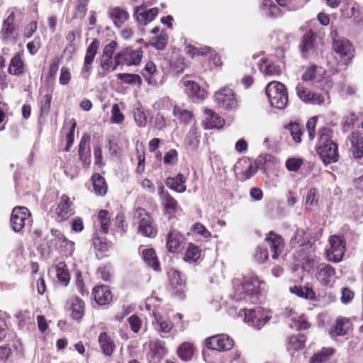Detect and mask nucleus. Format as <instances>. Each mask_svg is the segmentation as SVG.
<instances>
[{
  "label": "nucleus",
  "instance_id": "nucleus-35",
  "mask_svg": "<svg viewBox=\"0 0 363 363\" xmlns=\"http://www.w3.org/2000/svg\"><path fill=\"white\" fill-rule=\"evenodd\" d=\"M93 191L97 196H104L107 192V184L105 179L99 173L91 177Z\"/></svg>",
  "mask_w": 363,
  "mask_h": 363
},
{
  "label": "nucleus",
  "instance_id": "nucleus-47",
  "mask_svg": "<svg viewBox=\"0 0 363 363\" xmlns=\"http://www.w3.org/2000/svg\"><path fill=\"white\" fill-rule=\"evenodd\" d=\"M200 135L198 128L196 127H191L189 132L188 133L185 142L192 149H196L199 143Z\"/></svg>",
  "mask_w": 363,
  "mask_h": 363
},
{
  "label": "nucleus",
  "instance_id": "nucleus-26",
  "mask_svg": "<svg viewBox=\"0 0 363 363\" xmlns=\"http://www.w3.org/2000/svg\"><path fill=\"white\" fill-rule=\"evenodd\" d=\"M205 113L206 117L204 120L203 125L206 129L220 128L224 124V120L218 114L210 109H206Z\"/></svg>",
  "mask_w": 363,
  "mask_h": 363
},
{
  "label": "nucleus",
  "instance_id": "nucleus-42",
  "mask_svg": "<svg viewBox=\"0 0 363 363\" xmlns=\"http://www.w3.org/2000/svg\"><path fill=\"white\" fill-rule=\"evenodd\" d=\"M305 339L303 335H292L288 339L287 350L294 352L301 350L304 346Z\"/></svg>",
  "mask_w": 363,
  "mask_h": 363
},
{
  "label": "nucleus",
  "instance_id": "nucleus-44",
  "mask_svg": "<svg viewBox=\"0 0 363 363\" xmlns=\"http://www.w3.org/2000/svg\"><path fill=\"white\" fill-rule=\"evenodd\" d=\"M143 258L144 262L154 270H160V263L155 251H143Z\"/></svg>",
  "mask_w": 363,
  "mask_h": 363
},
{
  "label": "nucleus",
  "instance_id": "nucleus-43",
  "mask_svg": "<svg viewBox=\"0 0 363 363\" xmlns=\"http://www.w3.org/2000/svg\"><path fill=\"white\" fill-rule=\"evenodd\" d=\"M259 69L265 75H276L279 74L281 72L280 67L274 65L268 60H262L259 64Z\"/></svg>",
  "mask_w": 363,
  "mask_h": 363
},
{
  "label": "nucleus",
  "instance_id": "nucleus-57",
  "mask_svg": "<svg viewBox=\"0 0 363 363\" xmlns=\"http://www.w3.org/2000/svg\"><path fill=\"white\" fill-rule=\"evenodd\" d=\"M244 164H245V170H242L241 172L239 173L240 175V179L241 181H245L249 179H250L256 172H257V167H254L251 163H248L247 161L243 162Z\"/></svg>",
  "mask_w": 363,
  "mask_h": 363
},
{
  "label": "nucleus",
  "instance_id": "nucleus-30",
  "mask_svg": "<svg viewBox=\"0 0 363 363\" xmlns=\"http://www.w3.org/2000/svg\"><path fill=\"white\" fill-rule=\"evenodd\" d=\"M350 326L348 319L345 318H337L335 323L333 325L330 330L332 337L342 336L347 334Z\"/></svg>",
  "mask_w": 363,
  "mask_h": 363
},
{
  "label": "nucleus",
  "instance_id": "nucleus-4",
  "mask_svg": "<svg viewBox=\"0 0 363 363\" xmlns=\"http://www.w3.org/2000/svg\"><path fill=\"white\" fill-rule=\"evenodd\" d=\"M134 219L138 225V232L143 236L154 238L157 233V225L147 211L138 208L134 212Z\"/></svg>",
  "mask_w": 363,
  "mask_h": 363
},
{
  "label": "nucleus",
  "instance_id": "nucleus-63",
  "mask_svg": "<svg viewBox=\"0 0 363 363\" xmlns=\"http://www.w3.org/2000/svg\"><path fill=\"white\" fill-rule=\"evenodd\" d=\"M116 225L117 232L123 235L127 230V225L125 224V216L123 213H118L116 216Z\"/></svg>",
  "mask_w": 363,
  "mask_h": 363
},
{
  "label": "nucleus",
  "instance_id": "nucleus-62",
  "mask_svg": "<svg viewBox=\"0 0 363 363\" xmlns=\"http://www.w3.org/2000/svg\"><path fill=\"white\" fill-rule=\"evenodd\" d=\"M100 65L103 70V75H106L111 70H113L114 66L113 58L101 57Z\"/></svg>",
  "mask_w": 363,
  "mask_h": 363
},
{
  "label": "nucleus",
  "instance_id": "nucleus-51",
  "mask_svg": "<svg viewBox=\"0 0 363 363\" xmlns=\"http://www.w3.org/2000/svg\"><path fill=\"white\" fill-rule=\"evenodd\" d=\"M117 78L128 84H140L142 81L141 77L137 74L119 73Z\"/></svg>",
  "mask_w": 363,
  "mask_h": 363
},
{
  "label": "nucleus",
  "instance_id": "nucleus-48",
  "mask_svg": "<svg viewBox=\"0 0 363 363\" xmlns=\"http://www.w3.org/2000/svg\"><path fill=\"white\" fill-rule=\"evenodd\" d=\"M171 67L177 74L183 72L186 67L184 58L179 54H174L171 58Z\"/></svg>",
  "mask_w": 363,
  "mask_h": 363
},
{
  "label": "nucleus",
  "instance_id": "nucleus-54",
  "mask_svg": "<svg viewBox=\"0 0 363 363\" xmlns=\"http://www.w3.org/2000/svg\"><path fill=\"white\" fill-rule=\"evenodd\" d=\"M318 192L315 189H310L307 193L305 201L306 208L316 206L318 203Z\"/></svg>",
  "mask_w": 363,
  "mask_h": 363
},
{
  "label": "nucleus",
  "instance_id": "nucleus-14",
  "mask_svg": "<svg viewBox=\"0 0 363 363\" xmlns=\"http://www.w3.org/2000/svg\"><path fill=\"white\" fill-rule=\"evenodd\" d=\"M30 213L28 209L23 206H16L11 216V226L13 231L21 232L26 225V220L28 219Z\"/></svg>",
  "mask_w": 363,
  "mask_h": 363
},
{
  "label": "nucleus",
  "instance_id": "nucleus-28",
  "mask_svg": "<svg viewBox=\"0 0 363 363\" xmlns=\"http://www.w3.org/2000/svg\"><path fill=\"white\" fill-rule=\"evenodd\" d=\"M71 315L74 320H80L84 313V303L79 297L71 298L69 301Z\"/></svg>",
  "mask_w": 363,
  "mask_h": 363
},
{
  "label": "nucleus",
  "instance_id": "nucleus-61",
  "mask_svg": "<svg viewBox=\"0 0 363 363\" xmlns=\"http://www.w3.org/2000/svg\"><path fill=\"white\" fill-rule=\"evenodd\" d=\"M292 323L293 325H291V327L296 330H306L309 328L308 323L302 316L292 317Z\"/></svg>",
  "mask_w": 363,
  "mask_h": 363
},
{
  "label": "nucleus",
  "instance_id": "nucleus-27",
  "mask_svg": "<svg viewBox=\"0 0 363 363\" xmlns=\"http://www.w3.org/2000/svg\"><path fill=\"white\" fill-rule=\"evenodd\" d=\"M98 342L103 354L106 356H111L115 348V344L111 336L106 332L101 333L98 337Z\"/></svg>",
  "mask_w": 363,
  "mask_h": 363
},
{
  "label": "nucleus",
  "instance_id": "nucleus-39",
  "mask_svg": "<svg viewBox=\"0 0 363 363\" xmlns=\"http://www.w3.org/2000/svg\"><path fill=\"white\" fill-rule=\"evenodd\" d=\"M165 213L172 216L175 214L179 210H181L178 205L177 201L170 195L165 194L164 199L162 200Z\"/></svg>",
  "mask_w": 363,
  "mask_h": 363
},
{
  "label": "nucleus",
  "instance_id": "nucleus-16",
  "mask_svg": "<svg viewBox=\"0 0 363 363\" xmlns=\"http://www.w3.org/2000/svg\"><path fill=\"white\" fill-rule=\"evenodd\" d=\"M148 348L147 357L154 362H160L167 353L164 342L158 340L150 341Z\"/></svg>",
  "mask_w": 363,
  "mask_h": 363
},
{
  "label": "nucleus",
  "instance_id": "nucleus-29",
  "mask_svg": "<svg viewBox=\"0 0 363 363\" xmlns=\"http://www.w3.org/2000/svg\"><path fill=\"white\" fill-rule=\"evenodd\" d=\"M351 150L355 158L363 157V135L359 133H352L350 136Z\"/></svg>",
  "mask_w": 363,
  "mask_h": 363
},
{
  "label": "nucleus",
  "instance_id": "nucleus-1",
  "mask_svg": "<svg viewBox=\"0 0 363 363\" xmlns=\"http://www.w3.org/2000/svg\"><path fill=\"white\" fill-rule=\"evenodd\" d=\"M262 284L264 282L259 281L255 274L245 277L242 284L235 286L232 298L238 302L257 303Z\"/></svg>",
  "mask_w": 363,
  "mask_h": 363
},
{
  "label": "nucleus",
  "instance_id": "nucleus-53",
  "mask_svg": "<svg viewBox=\"0 0 363 363\" xmlns=\"http://www.w3.org/2000/svg\"><path fill=\"white\" fill-rule=\"evenodd\" d=\"M93 246L96 250H106L113 247V243L106 238L94 236L92 239Z\"/></svg>",
  "mask_w": 363,
  "mask_h": 363
},
{
  "label": "nucleus",
  "instance_id": "nucleus-60",
  "mask_svg": "<svg viewBox=\"0 0 363 363\" xmlns=\"http://www.w3.org/2000/svg\"><path fill=\"white\" fill-rule=\"evenodd\" d=\"M292 323L293 325H291V327L296 330H306L309 328L308 323L302 316L292 317Z\"/></svg>",
  "mask_w": 363,
  "mask_h": 363
},
{
  "label": "nucleus",
  "instance_id": "nucleus-41",
  "mask_svg": "<svg viewBox=\"0 0 363 363\" xmlns=\"http://www.w3.org/2000/svg\"><path fill=\"white\" fill-rule=\"evenodd\" d=\"M333 348H323L320 352L313 354L311 359V363H325L334 354Z\"/></svg>",
  "mask_w": 363,
  "mask_h": 363
},
{
  "label": "nucleus",
  "instance_id": "nucleus-58",
  "mask_svg": "<svg viewBox=\"0 0 363 363\" xmlns=\"http://www.w3.org/2000/svg\"><path fill=\"white\" fill-rule=\"evenodd\" d=\"M303 164L301 158L291 157L286 161V168L290 172H297Z\"/></svg>",
  "mask_w": 363,
  "mask_h": 363
},
{
  "label": "nucleus",
  "instance_id": "nucleus-50",
  "mask_svg": "<svg viewBox=\"0 0 363 363\" xmlns=\"http://www.w3.org/2000/svg\"><path fill=\"white\" fill-rule=\"evenodd\" d=\"M89 0H75L74 1V17L83 18L87 11V6Z\"/></svg>",
  "mask_w": 363,
  "mask_h": 363
},
{
  "label": "nucleus",
  "instance_id": "nucleus-24",
  "mask_svg": "<svg viewBox=\"0 0 363 363\" xmlns=\"http://www.w3.org/2000/svg\"><path fill=\"white\" fill-rule=\"evenodd\" d=\"M341 16L346 18H352L357 23L363 22V16H361L358 6L355 4L343 5L340 9Z\"/></svg>",
  "mask_w": 363,
  "mask_h": 363
},
{
  "label": "nucleus",
  "instance_id": "nucleus-7",
  "mask_svg": "<svg viewBox=\"0 0 363 363\" xmlns=\"http://www.w3.org/2000/svg\"><path fill=\"white\" fill-rule=\"evenodd\" d=\"M297 96L305 104L311 105H323L330 104V97L328 93L322 94L311 91L305 87L302 83H298L296 87Z\"/></svg>",
  "mask_w": 363,
  "mask_h": 363
},
{
  "label": "nucleus",
  "instance_id": "nucleus-9",
  "mask_svg": "<svg viewBox=\"0 0 363 363\" xmlns=\"http://www.w3.org/2000/svg\"><path fill=\"white\" fill-rule=\"evenodd\" d=\"M333 38V48L340 55L345 63L349 62L353 57L354 48L350 42L343 38H340L336 30L331 32Z\"/></svg>",
  "mask_w": 363,
  "mask_h": 363
},
{
  "label": "nucleus",
  "instance_id": "nucleus-11",
  "mask_svg": "<svg viewBox=\"0 0 363 363\" xmlns=\"http://www.w3.org/2000/svg\"><path fill=\"white\" fill-rule=\"evenodd\" d=\"M213 97L216 105L221 108L233 110L238 106L235 92L228 86H224L216 91Z\"/></svg>",
  "mask_w": 363,
  "mask_h": 363
},
{
  "label": "nucleus",
  "instance_id": "nucleus-15",
  "mask_svg": "<svg viewBox=\"0 0 363 363\" xmlns=\"http://www.w3.org/2000/svg\"><path fill=\"white\" fill-rule=\"evenodd\" d=\"M52 238L48 245V248H58L72 250L74 247V242L67 240L58 230H51Z\"/></svg>",
  "mask_w": 363,
  "mask_h": 363
},
{
  "label": "nucleus",
  "instance_id": "nucleus-17",
  "mask_svg": "<svg viewBox=\"0 0 363 363\" xmlns=\"http://www.w3.org/2000/svg\"><path fill=\"white\" fill-rule=\"evenodd\" d=\"M185 238L183 234L175 229H171L166 237V247L167 250H177L185 248Z\"/></svg>",
  "mask_w": 363,
  "mask_h": 363
},
{
  "label": "nucleus",
  "instance_id": "nucleus-2",
  "mask_svg": "<svg viewBox=\"0 0 363 363\" xmlns=\"http://www.w3.org/2000/svg\"><path fill=\"white\" fill-rule=\"evenodd\" d=\"M331 133V130L325 127L320 128L318 133V145L316 151L325 164L334 163L339 158L337 145L330 139Z\"/></svg>",
  "mask_w": 363,
  "mask_h": 363
},
{
  "label": "nucleus",
  "instance_id": "nucleus-49",
  "mask_svg": "<svg viewBox=\"0 0 363 363\" xmlns=\"http://www.w3.org/2000/svg\"><path fill=\"white\" fill-rule=\"evenodd\" d=\"M262 10L267 16L276 17L278 16L279 9L272 3V0H262Z\"/></svg>",
  "mask_w": 363,
  "mask_h": 363
},
{
  "label": "nucleus",
  "instance_id": "nucleus-8",
  "mask_svg": "<svg viewBox=\"0 0 363 363\" xmlns=\"http://www.w3.org/2000/svg\"><path fill=\"white\" fill-rule=\"evenodd\" d=\"M143 54V50L140 48L133 50L130 48H126L122 50L114 57L113 70H115L118 66L121 65L128 66L138 65L141 62Z\"/></svg>",
  "mask_w": 363,
  "mask_h": 363
},
{
  "label": "nucleus",
  "instance_id": "nucleus-59",
  "mask_svg": "<svg viewBox=\"0 0 363 363\" xmlns=\"http://www.w3.org/2000/svg\"><path fill=\"white\" fill-rule=\"evenodd\" d=\"M295 257H298L296 265H301L303 268H306L307 266L310 267V264L313 262V259L306 255L305 251H296Z\"/></svg>",
  "mask_w": 363,
  "mask_h": 363
},
{
  "label": "nucleus",
  "instance_id": "nucleus-40",
  "mask_svg": "<svg viewBox=\"0 0 363 363\" xmlns=\"http://www.w3.org/2000/svg\"><path fill=\"white\" fill-rule=\"evenodd\" d=\"M290 291L298 297L307 299H313L315 298V292L308 284L303 287L301 286L290 287Z\"/></svg>",
  "mask_w": 363,
  "mask_h": 363
},
{
  "label": "nucleus",
  "instance_id": "nucleus-12",
  "mask_svg": "<svg viewBox=\"0 0 363 363\" xmlns=\"http://www.w3.org/2000/svg\"><path fill=\"white\" fill-rule=\"evenodd\" d=\"M241 312H243L245 322L257 330L263 327L269 319L265 315L264 310L259 307L249 310L242 309L240 311V315H242Z\"/></svg>",
  "mask_w": 363,
  "mask_h": 363
},
{
  "label": "nucleus",
  "instance_id": "nucleus-10",
  "mask_svg": "<svg viewBox=\"0 0 363 363\" xmlns=\"http://www.w3.org/2000/svg\"><path fill=\"white\" fill-rule=\"evenodd\" d=\"M320 43L317 41V35L311 30L307 31L303 36L300 50L302 57L305 58L314 57L318 55Z\"/></svg>",
  "mask_w": 363,
  "mask_h": 363
},
{
  "label": "nucleus",
  "instance_id": "nucleus-22",
  "mask_svg": "<svg viewBox=\"0 0 363 363\" xmlns=\"http://www.w3.org/2000/svg\"><path fill=\"white\" fill-rule=\"evenodd\" d=\"M184 86L185 87V92L193 100H202L206 98V92L196 82L187 80L184 82Z\"/></svg>",
  "mask_w": 363,
  "mask_h": 363
},
{
  "label": "nucleus",
  "instance_id": "nucleus-33",
  "mask_svg": "<svg viewBox=\"0 0 363 363\" xmlns=\"http://www.w3.org/2000/svg\"><path fill=\"white\" fill-rule=\"evenodd\" d=\"M195 352V347L190 342L181 344L177 350L178 357L183 361L187 362L192 359Z\"/></svg>",
  "mask_w": 363,
  "mask_h": 363
},
{
  "label": "nucleus",
  "instance_id": "nucleus-6",
  "mask_svg": "<svg viewBox=\"0 0 363 363\" xmlns=\"http://www.w3.org/2000/svg\"><path fill=\"white\" fill-rule=\"evenodd\" d=\"M301 79L304 82H313L317 86L323 90L328 91L332 86V82L325 71L322 67L313 65L308 67L302 74Z\"/></svg>",
  "mask_w": 363,
  "mask_h": 363
},
{
  "label": "nucleus",
  "instance_id": "nucleus-55",
  "mask_svg": "<svg viewBox=\"0 0 363 363\" xmlns=\"http://www.w3.org/2000/svg\"><path fill=\"white\" fill-rule=\"evenodd\" d=\"M136 124L140 127H145L147 124V117L141 106L135 108L133 112Z\"/></svg>",
  "mask_w": 363,
  "mask_h": 363
},
{
  "label": "nucleus",
  "instance_id": "nucleus-36",
  "mask_svg": "<svg viewBox=\"0 0 363 363\" xmlns=\"http://www.w3.org/2000/svg\"><path fill=\"white\" fill-rule=\"evenodd\" d=\"M56 277L59 282L67 286L70 281V274L66 264L63 262H59L55 266Z\"/></svg>",
  "mask_w": 363,
  "mask_h": 363
},
{
  "label": "nucleus",
  "instance_id": "nucleus-3",
  "mask_svg": "<svg viewBox=\"0 0 363 363\" xmlns=\"http://www.w3.org/2000/svg\"><path fill=\"white\" fill-rule=\"evenodd\" d=\"M266 95L272 106L283 109L288 104L289 99L285 86L279 82H269L266 87Z\"/></svg>",
  "mask_w": 363,
  "mask_h": 363
},
{
  "label": "nucleus",
  "instance_id": "nucleus-18",
  "mask_svg": "<svg viewBox=\"0 0 363 363\" xmlns=\"http://www.w3.org/2000/svg\"><path fill=\"white\" fill-rule=\"evenodd\" d=\"M72 206V203L69 198L66 195H62L55 211L59 221L66 220L74 213Z\"/></svg>",
  "mask_w": 363,
  "mask_h": 363
},
{
  "label": "nucleus",
  "instance_id": "nucleus-25",
  "mask_svg": "<svg viewBox=\"0 0 363 363\" xmlns=\"http://www.w3.org/2000/svg\"><path fill=\"white\" fill-rule=\"evenodd\" d=\"M13 21L14 16L13 13L10 14L4 21L2 27V35L4 40L16 41L17 35L16 33L15 27L13 26Z\"/></svg>",
  "mask_w": 363,
  "mask_h": 363
},
{
  "label": "nucleus",
  "instance_id": "nucleus-37",
  "mask_svg": "<svg viewBox=\"0 0 363 363\" xmlns=\"http://www.w3.org/2000/svg\"><path fill=\"white\" fill-rule=\"evenodd\" d=\"M173 116L181 123L187 124L193 117L192 112L182 106L175 105L173 108Z\"/></svg>",
  "mask_w": 363,
  "mask_h": 363
},
{
  "label": "nucleus",
  "instance_id": "nucleus-21",
  "mask_svg": "<svg viewBox=\"0 0 363 363\" xmlns=\"http://www.w3.org/2000/svg\"><path fill=\"white\" fill-rule=\"evenodd\" d=\"M335 274V270L333 267L323 264L318 268L315 277L321 284L327 286L330 284Z\"/></svg>",
  "mask_w": 363,
  "mask_h": 363
},
{
  "label": "nucleus",
  "instance_id": "nucleus-64",
  "mask_svg": "<svg viewBox=\"0 0 363 363\" xmlns=\"http://www.w3.org/2000/svg\"><path fill=\"white\" fill-rule=\"evenodd\" d=\"M111 120L115 123H120L124 120V116L117 104H114L111 108Z\"/></svg>",
  "mask_w": 363,
  "mask_h": 363
},
{
  "label": "nucleus",
  "instance_id": "nucleus-45",
  "mask_svg": "<svg viewBox=\"0 0 363 363\" xmlns=\"http://www.w3.org/2000/svg\"><path fill=\"white\" fill-rule=\"evenodd\" d=\"M97 218L101 230L107 233L111 225V213L107 210L102 209L99 211Z\"/></svg>",
  "mask_w": 363,
  "mask_h": 363
},
{
  "label": "nucleus",
  "instance_id": "nucleus-19",
  "mask_svg": "<svg viewBox=\"0 0 363 363\" xmlns=\"http://www.w3.org/2000/svg\"><path fill=\"white\" fill-rule=\"evenodd\" d=\"M92 295L99 305H106L112 301V294L107 286L100 285L94 287Z\"/></svg>",
  "mask_w": 363,
  "mask_h": 363
},
{
  "label": "nucleus",
  "instance_id": "nucleus-5",
  "mask_svg": "<svg viewBox=\"0 0 363 363\" xmlns=\"http://www.w3.org/2000/svg\"><path fill=\"white\" fill-rule=\"evenodd\" d=\"M155 301H160V299L153 296L148 297L145 302V308L150 313H152L155 318V320L152 321L155 329L160 334L162 337H165V335L172 329L173 324L171 321L164 319L157 309L152 306Z\"/></svg>",
  "mask_w": 363,
  "mask_h": 363
},
{
  "label": "nucleus",
  "instance_id": "nucleus-23",
  "mask_svg": "<svg viewBox=\"0 0 363 363\" xmlns=\"http://www.w3.org/2000/svg\"><path fill=\"white\" fill-rule=\"evenodd\" d=\"M167 274L170 285L175 290V292L181 294H183L185 288V281L181 277L179 272L170 269Z\"/></svg>",
  "mask_w": 363,
  "mask_h": 363
},
{
  "label": "nucleus",
  "instance_id": "nucleus-32",
  "mask_svg": "<svg viewBox=\"0 0 363 363\" xmlns=\"http://www.w3.org/2000/svg\"><path fill=\"white\" fill-rule=\"evenodd\" d=\"M264 241L271 250H281L284 248L285 244L282 236L272 230L266 234Z\"/></svg>",
  "mask_w": 363,
  "mask_h": 363
},
{
  "label": "nucleus",
  "instance_id": "nucleus-34",
  "mask_svg": "<svg viewBox=\"0 0 363 363\" xmlns=\"http://www.w3.org/2000/svg\"><path fill=\"white\" fill-rule=\"evenodd\" d=\"M109 15L114 25L118 28L122 26L129 17L128 13L120 7L113 8L110 11Z\"/></svg>",
  "mask_w": 363,
  "mask_h": 363
},
{
  "label": "nucleus",
  "instance_id": "nucleus-46",
  "mask_svg": "<svg viewBox=\"0 0 363 363\" xmlns=\"http://www.w3.org/2000/svg\"><path fill=\"white\" fill-rule=\"evenodd\" d=\"M296 143L301 142V135L303 133V128L297 123H290L286 126Z\"/></svg>",
  "mask_w": 363,
  "mask_h": 363
},
{
  "label": "nucleus",
  "instance_id": "nucleus-56",
  "mask_svg": "<svg viewBox=\"0 0 363 363\" xmlns=\"http://www.w3.org/2000/svg\"><path fill=\"white\" fill-rule=\"evenodd\" d=\"M329 242L331 250H344L345 248V240L343 236L334 235L330 237Z\"/></svg>",
  "mask_w": 363,
  "mask_h": 363
},
{
  "label": "nucleus",
  "instance_id": "nucleus-13",
  "mask_svg": "<svg viewBox=\"0 0 363 363\" xmlns=\"http://www.w3.org/2000/svg\"><path fill=\"white\" fill-rule=\"evenodd\" d=\"M99 46V40L96 38H94L91 43L86 48L84 63L80 72L83 79H89L92 69V64L97 54Z\"/></svg>",
  "mask_w": 363,
  "mask_h": 363
},
{
  "label": "nucleus",
  "instance_id": "nucleus-31",
  "mask_svg": "<svg viewBox=\"0 0 363 363\" xmlns=\"http://www.w3.org/2000/svg\"><path fill=\"white\" fill-rule=\"evenodd\" d=\"M185 182L186 177L182 174H178L175 177H168L166 181V185L169 189L182 193L186 189Z\"/></svg>",
  "mask_w": 363,
  "mask_h": 363
},
{
  "label": "nucleus",
  "instance_id": "nucleus-20",
  "mask_svg": "<svg viewBox=\"0 0 363 363\" xmlns=\"http://www.w3.org/2000/svg\"><path fill=\"white\" fill-rule=\"evenodd\" d=\"M157 14V8H152L148 10H144L142 6L135 7L134 13L137 21L143 25H147L153 21Z\"/></svg>",
  "mask_w": 363,
  "mask_h": 363
},
{
  "label": "nucleus",
  "instance_id": "nucleus-52",
  "mask_svg": "<svg viewBox=\"0 0 363 363\" xmlns=\"http://www.w3.org/2000/svg\"><path fill=\"white\" fill-rule=\"evenodd\" d=\"M167 34L165 32L162 31L157 37H155L152 39L150 43L157 50H163L167 44Z\"/></svg>",
  "mask_w": 363,
  "mask_h": 363
},
{
  "label": "nucleus",
  "instance_id": "nucleus-38",
  "mask_svg": "<svg viewBox=\"0 0 363 363\" xmlns=\"http://www.w3.org/2000/svg\"><path fill=\"white\" fill-rule=\"evenodd\" d=\"M8 71L13 75H20L24 72V63L19 53L11 59Z\"/></svg>",
  "mask_w": 363,
  "mask_h": 363
}]
</instances>
